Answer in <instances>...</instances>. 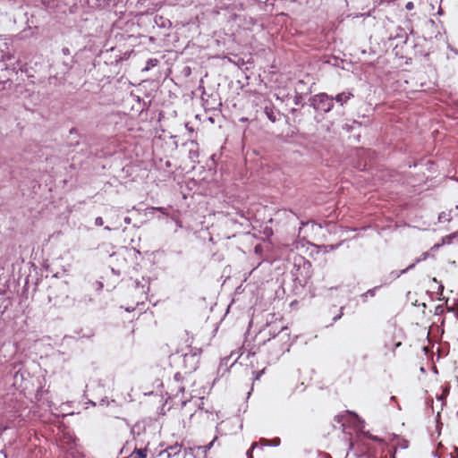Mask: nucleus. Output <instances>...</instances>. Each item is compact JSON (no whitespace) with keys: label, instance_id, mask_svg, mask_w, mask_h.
Here are the masks:
<instances>
[{"label":"nucleus","instance_id":"423d86ee","mask_svg":"<svg viewBox=\"0 0 458 458\" xmlns=\"http://www.w3.org/2000/svg\"><path fill=\"white\" fill-rule=\"evenodd\" d=\"M130 458H147V449H135Z\"/></svg>","mask_w":458,"mask_h":458},{"label":"nucleus","instance_id":"f3484780","mask_svg":"<svg viewBox=\"0 0 458 458\" xmlns=\"http://www.w3.org/2000/svg\"><path fill=\"white\" fill-rule=\"evenodd\" d=\"M280 329H281V332H283V331H287V330H288V327H287L286 326L282 325V326L280 327Z\"/></svg>","mask_w":458,"mask_h":458},{"label":"nucleus","instance_id":"dca6fc26","mask_svg":"<svg viewBox=\"0 0 458 458\" xmlns=\"http://www.w3.org/2000/svg\"><path fill=\"white\" fill-rule=\"evenodd\" d=\"M414 266H415V263H413V264L410 265L406 269H403V273L406 272V271H407V270H409V269L413 268V267H414Z\"/></svg>","mask_w":458,"mask_h":458},{"label":"nucleus","instance_id":"1a4fd4ad","mask_svg":"<svg viewBox=\"0 0 458 458\" xmlns=\"http://www.w3.org/2000/svg\"><path fill=\"white\" fill-rule=\"evenodd\" d=\"M258 446V443L254 442L251 445V447L247 451V456L248 458H252V452L253 450Z\"/></svg>","mask_w":458,"mask_h":458},{"label":"nucleus","instance_id":"9d476101","mask_svg":"<svg viewBox=\"0 0 458 458\" xmlns=\"http://www.w3.org/2000/svg\"><path fill=\"white\" fill-rule=\"evenodd\" d=\"M157 64V59H149L148 62V66L146 67V70H148L149 69V66H156Z\"/></svg>","mask_w":458,"mask_h":458},{"label":"nucleus","instance_id":"f257e3e1","mask_svg":"<svg viewBox=\"0 0 458 458\" xmlns=\"http://www.w3.org/2000/svg\"><path fill=\"white\" fill-rule=\"evenodd\" d=\"M311 105L316 110L327 113L334 107V98L327 93H320L311 98Z\"/></svg>","mask_w":458,"mask_h":458},{"label":"nucleus","instance_id":"ddd939ff","mask_svg":"<svg viewBox=\"0 0 458 458\" xmlns=\"http://www.w3.org/2000/svg\"><path fill=\"white\" fill-rule=\"evenodd\" d=\"M104 224V221H103V218L98 216L96 218L95 220V225H98V226H102Z\"/></svg>","mask_w":458,"mask_h":458},{"label":"nucleus","instance_id":"2eb2a0df","mask_svg":"<svg viewBox=\"0 0 458 458\" xmlns=\"http://www.w3.org/2000/svg\"><path fill=\"white\" fill-rule=\"evenodd\" d=\"M448 392H449V391H448V389H447V388L444 389V390H443V394H442V395H441V397H440V398H441V399H443V397H444V396L445 397V396L448 394Z\"/></svg>","mask_w":458,"mask_h":458},{"label":"nucleus","instance_id":"9b49d317","mask_svg":"<svg viewBox=\"0 0 458 458\" xmlns=\"http://www.w3.org/2000/svg\"><path fill=\"white\" fill-rule=\"evenodd\" d=\"M428 256V254L427 252L422 253L421 256L415 260V263H419L422 260H426Z\"/></svg>","mask_w":458,"mask_h":458},{"label":"nucleus","instance_id":"20e7f679","mask_svg":"<svg viewBox=\"0 0 458 458\" xmlns=\"http://www.w3.org/2000/svg\"><path fill=\"white\" fill-rule=\"evenodd\" d=\"M182 450V445L175 444L174 445H171L165 449V452L167 453V456H174L181 453Z\"/></svg>","mask_w":458,"mask_h":458},{"label":"nucleus","instance_id":"f03ea898","mask_svg":"<svg viewBox=\"0 0 458 458\" xmlns=\"http://www.w3.org/2000/svg\"><path fill=\"white\" fill-rule=\"evenodd\" d=\"M200 353V350H191L189 352H186L182 355L184 368L188 372L196 370L199 363Z\"/></svg>","mask_w":458,"mask_h":458},{"label":"nucleus","instance_id":"39448f33","mask_svg":"<svg viewBox=\"0 0 458 458\" xmlns=\"http://www.w3.org/2000/svg\"><path fill=\"white\" fill-rule=\"evenodd\" d=\"M351 97H352V94L342 92L337 94L335 99L336 102L340 103L341 105H344L351 98Z\"/></svg>","mask_w":458,"mask_h":458},{"label":"nucleus","instance_id":"0eeeda50","mask_svg":"<svg viewBox=\"0 0 458 458\" xmlns=\"http://www.w3.org/2000/svg\"><path fill=\"white\" fill-rule=\"evenodd\" d=\"M401 344H402L401 341L395 342L394 338L390 342H386V347L388 349H391L393 351H394Z\"/></svg>","mask_w":458,"mask_h":458},{"label":"nucleus","instance_id":"6e6552de","mask_svg":"<svg viewBox=\"0 0 458 458\" xmlns=\"http://www.w3.org/2000/svg\"><path fill=\"white\" fill-rule=\"evenodd\" d=\"M345 414L356 416V414L354 412L350 411H345L344 414H339L335 417L337 422H341L343 420V419L344 418Z\"/></svg>","mask_w":458,"mask_h":458},{"label":"nucleus","instance_id":"4468645a","mask_svg":"<svg viewBox=\"0 0 458 458\" xmlns=\"http://www.w3.org/2000/svg\"><path fill=\"white\" fill-rule=\"evenodd\" d=\"M413 7H414V5H413V3H412V2H409V3H407V4H406V5H405V8H406L407 10H411V9H413Z\"/></svg>","mask_w":458,"mask_h":458},{"label":"nucleus","instance_id":"f8f14e48","mask_svg":"<svg viewBox=\"0 0 458 458\" xmlns=\"http://www.w3.org/2000/svg\"><path fill=\"white\" fill-rule=\"evenodd\" d=\"M366 436H367L369 438L372 439L373 441H378V442H380V441H381V439H380L378 437H377V436H372V435H371V434H369V432H367V433H366Z\"/></svg>","mask_w":458,"mask_h":458},{"label":"nucleus","instance_id":"7ed1b4c3","mask_svg":"<svg viewBox=\"0 0 458 458\" xmlns=\"http://www.w3.org/2000/svg\"><path fill=\"white\" fill-rule=\"evenodd\" d=\"M174 383L176 384L174 388L171 389V394L177 396L180 393L184 392V386L182 384V377L180 373H176L174 377Z\"/></svg>","mask_w":458,"mask_h":458}]
</instances>
